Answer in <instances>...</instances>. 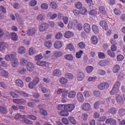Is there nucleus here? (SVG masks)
<instances>
[{"label": "nucleus", "mask_w": 125, "mask_h": 125, "mask_svg": "<svg viewBox=\"0 0 125 125\" xmlns=\"http://www.w3.org/2000/svg\"><path fill=\"white\" fill-rule=\"evenodd\" d=\"M75 107V104H65L64 105V110L67 112H70L73 110Z\"/></svg>", "instance_id": "f257e3e1"}, {"label": "nucleus", "mask_w": 125, "mask_h": 125, "mask_svg": "<svg viewBox=\"0 0 125 125\" xmlns=\"http://www.w3.org/2000/svg\"><path fill=\"white\" fill-rule=\"evenodd\" d=\"M68 90L64 89H59L57 91V93L59 94H62V96L64 98L66 97L68 93Z\"/></svg>", "instance_id": "f03ea898"}, {"label": "nucleus", "mask_w": 125, "mask_h": 125, "mask_svg": "<svg viewBox=\"0 0 125 125\" xmlns=\"http://www.w3.org/2000/svg\"><path fill=\"white\" fill-rule=\"evenodd\" d=\"M27 70L31 72L35 69V65L34 64L31 62H29L26 66Z\"/></svg>", "instance_id": "7ed1b4c3"}, {"label": "nucleus", "mask_w": 125, "mask_h": 125, "mask_svg": "<svg viewBox=\"0 0 125 125\" xmlns=\"http://www.w3.org/2000/svg\"><path fill=\"white\" fill-rule=\"evenodd\" d=\"M109 86V84L106 82H103L100 83L98 85V88L101 90L107 88Z\"/></svg>", "instance_id": "20e7f679"}, {"label": "nucleus", "mask_w": 125, "mask_h": 125, "mask_svg": "<svg viewBox=\"0 0 125 125\" xmlns=\"http://www.w3.org/2000/svg\"><path fill=\"white\" fill-rule=\"evenodd\" d=\"M48 24L46 23H43L41 24L39 27V30L41 31H45L48 28Z\"/></svg>", "instance_id": "39448f33"}, {"label": "nucleus", "mask_w": 125, "mask_h": 125, "mask_svg": "<svg viewBox=\"0 0 125 125\" xmlns=\"http://www.w3.org/2000/svg\"><path fill=\"white\" fill-rule=\"evenodd\" d=\"M13 101L18 104H24L26 102V100L23 99H14Z\"/></svg>", "instance_id": "423d86ee"}, {"label": "nucleus", "mask_w": 125, "mask_h": 125, "mask_svg": "<svg viewBox=\"0 0 125 125\" xmlns=\"http://www.w3.org/2000/svg\"><path fill=\"white\" fill-rule=\"evenodd\" d=\"M36 31L34 27H28L27 31V33L30 36H31L35 34Z\"/></svg>", "instance_id": "0eeeda50"}, {"label": "nucleus", "mask_w": 125, "mask_h": 125, "mask_svg": "<svg viewBox=\"0 0 125 125\" xmlns=\"http://www.w3.org/2000/svg\"><path fill=\"white\" fill-rule=\"evenodd\" d=\"M105 122L106 124H110L111 125H115L116 121L115 120L110 118L107 119Z\"/></svg>", "instance_id": "6e6552de"}, {"label": "nucleus", "mask_w": 125, "mask_h": 125, "mask_svg": "<svg viewBox=\"0 0 125 125\" xmlns=\"http://www.w3.org/2000/svg\"><path fill=\"white\" fill-rule=\"evenodd\" d=\"M37 65L43 67H47L48 66L49 64L47 62L43 61H39L36 62Z\"/></svg>", "instance_id": "1a4fd4ad"}, {"label": "nucleus", "mask_w": 125, "mask_h": 125, "mask_svg": "<svg viewBox=\"0 0 125 125\" xmlns=\"http://www.w3.org/2000/svg\"><path fill=\"white\" fill-rule=\"evenodd\" d=\"M100 25L105 30H108V24L106 21L103 20L101 21L100 22Z\"/></svg>", "instance_id": "9d476101"}, {"label": "nucleus", "mask_w": 125, "mask_h": 125, "mask_svg": "<svg viewBox=\"0 0 125 125\" xmlns=\"http://www.w3.org/2000/svg\"><path fill=\"white\" fill-rule=\"evenodd\" d=\"M7 43L5 42H0V51H4L8 47Z\"/></svg>", "instance_id": "9b49d317"}, {"label": "nucleus", "mask_w": 125, "mask_h": 125, "mask_svg": "<svg viewBox=\"0 0 125 125\" xmlns=\"http://www.w3.org/2000/svg\"><path fill=\"white\" fill-rule=\"evenodd\" d=\"M116 99L118 103L123 104L124 103V100L122 97L119 94H116Z\"/></svg>", "instance_id": "f8f14e48"}, {"label": "nucleus", "mask_w": 125, "mask_h": 125, "mask_svg": "<svg viewBox=\"0 0 125 125\" xmlns=\"http://www.w3.org/2000/svg\"><path fill=\"white\" fill-rule=\"evenodd\" d=\"M77 23V21L74 20L72 21H70L68 25V28L69 29H71L73 27H74L76 24Z\"/></svg>", "instance_id": "ddd939ff"}, {"label": "nucleus", "mask_w": 125, "mask_h": 125, "mask_svg": "<svg viewBox=\"0 0 125 125\" xmlns=\"http://www.w3.org/2000/svg\"><path fill=\"white\" fill-rule=\"evenodd\" d=\"M77 100L79 102H83L84 98L81 93H78L77 94Z\"/></svg>", "instance_id": "4468645a"}, {"label": "nucleus", "mask_w": 125, "mask_h": 125, "mask_svg": "<svg viewBox=\"0 0 125 125\" xmlns=\"http://www.w3.org/2000/svg\"><path fill=\"white\" fill-rule=\"evenodd\" d=\"M62 42L59 41H56L54 44V46L56 49L60 48L62 47Z\"/></svg>", "instance_id": "2eb2a0df"}, {"label": "nucleus", "mask_w": 125, "mask_h": 125, "mask_svg": "<svg viewBox=\"0 0 125 125\" xmlns=\"http://www.w3.org/2000/svg\"><path fill=\"white\" fill-rule=\"evenodd\" d=\"M52 74L54 76L58 77L61 76L62 74L61 71L58 69L54 70L52 72Z\"/></svg>", "instance_id": "dca6fc26"}, {"label": "nucleus", "mask_w": 125, "mask_h": 125, "mask_svg": "<svg viewBox=\"0 0 125 125\" xmlns=\"http://www.w3.org/2000/svg\"><path fill=\"white\" fill-rule=\"evenodd\" d=\"M99 11L100 13L102 15H105L107 12L104 7L103 6H99L98 8Z\"/></svg>", "instance_id": "f3484780"}, {"label": "nucleus", "mask_w": 125, "mask_h": 125, "mask_svg": "<svg viewBox=\"0 0 125 125\" xmlns=\"http://www.w3.org/2000/svg\"><path fill=\"white\" fill-rule=\"evenodd\" d=\"M109 62V61L107 60H102L98 62V65L102 67L106 66Z\"/></svg>", "instance_id": "a211bd4d"}, {"label": "nucleus", "mask_w": 125, "mask_h": 125, "mask_svg": "<svg viewBox=\"0 0 125 125\" xmlns=\"http://www.w3.org/2000/svg\"><path fill=\"white\" fill-rule=\"evenodd\" d=\"M29 62L24 58H21L20 59V63L23 66H25Z\"/></svg>", "instance_id": "6ab92c4d"}, {"label": "nucleus", "mask_w": 125, "mask_h": 125, "mask_svg": "<svg viewBox=\"0 0 125 125\" xmlns=\"http://www.w3.org/2000/svg\"><path fill=\"white\" fill-rule=\"evenodd\" d=\"M77 80L79 81H82L84 77V74L83 72L80 71L78 73Z\"/></svg>", "instance_id": "aec40b11"}, {"label": "nucleus", "mask_w": 125, "mask_h": 125, "mask_svg": "<svg viewBox=\"0 0 125 125\" xmlns=\"http://www.w3.org/2000/svg\"><path fill=\"white\" fill-rule=\"evenodd\" d=\"M84 30L86 32L88 33L90 30V25L87 23H86L84 24L83 26Z\"/></svg>", "instance_id": "412c9836"}, {"label": "nucleus", "mask_w": 125, "mask_h": 125, "mask_svg": "<svg viewBox=\"0 0 125 125\" xmlns=\"http://www.w3.org/2000/svg\"><path fill=\"white\" fill-rule=\"evenodd\" d=\"M73 35V33L72 32L70 31H66L64 34V36L66 38H69L72 37Z\"/></svg>", "instance_id": "4be33fe9"}, {"label": "nucleus", "mask_w": 125, "mask_h": 125, "mask_svg": "<svg viewBox=\"0 0 125 125\" xmlns=\"http://www.w3.org/2000/svg\"><path fill=\"white\" fill-rule=\"evenodd\" d=\"M82 109L85 111L89 110L90 108V105L88 103H85L83 104L82 106Z\"/></svg>", "instance_id": "5701e85b"}, {"label": "nucleus", "mask_w": 125, "mask_h": 125, "mask_svg": "<svg viewBox=\"0 0 125 125\" xmlns=\"http://www.w3.org/2000/svg\"><path fill=\"white\" fill-rule=\"evenodd\" d=\"M119 89L113 87L111 90L109 92L112 95L116 94L119 92Z\"/></svg>", "instance_id": "b1692460"}, {"label": "nucleus", "mask_w": 125, "mask_h": 125, "mask_svg": "<svg viewBox=\"0 0 125 125\" xmlns=\"http://www.w3.org/2000/svg\"><path fill=\"white\" fill-rule=\"evenodd\" d=\"M91 41L92 43L94 44H96L98 42V39L97 37L94 35L91 37Z\"/></svg>", "instance_id": "393cba45"}, {"label": "nucleus", "mask_w": 125, "mask_h": 125, "mask_svg": "<svg viewBox=\"0 0 125 125\" xmlns=\"http://www.w3.org/2000/svg\"><path fill=\"white\" fill-rule=\"evenodd\" d=\"M14 56L12 54H10L6 56L5 59L7 61H9L13 60Z\"/></svg>", "instance_id": "a878e982"}, {"label": "nucleus", "mask_w": 125, "mask_h": 125, "mask_svg": "<svg viewBox=\"0 0 125 125\" xmlns=\"http://www.w3.org/2000/svg\"><path fill=\"white\" fill-rule=\"evenodd\" d=\"M11 37V39L13 41H17L18 38L17 34L15 32H12L10 33Z\"/></svg>", "instance_id": "bb28decb"}, {"label": "nucleus", "mask_w": 125, "mask_h": 125, "mask_svg": "<svg viewBox=\"0 0 125 125\" xmlns=\"http://www.w3.org/2000/svg\"><path fill=\"white\" fill-rule=\"evenodd\" d=\"M118 114L120 116H123L125 115V109L123 108H121L119 109Z\"/></svg>", "instance_id": "cd10ccee"}, {"label": "nucleus", "mask_w": 125, "mask_h": 125, "mask_svg": "<svg viewBox=\"0 0 125 125\" xmlns=\"http://www.w3.org/2000/svg\"><path fill=\"white\" fill-rule=\"evenodd\" d=\"M18 71L20 74H24L26 72V70L25 68L21 67L19 68Z\"/></svg>", "instance_id": "c85d7f7f"}, {"label": "nucleus", "mask_w": 125, "mask_h": 125, "mask_svg": "<svg viewBox=\"0 0 125 125\" xmlns=\"http://www.w3.org/2000/svg\"><path fill=\"white\" fill-rule=\"evenodd\" d=\"M47 15L48 17H50L51 19L52 20L55 19L57 16V15L56 13H54L52 15V13L51 12H48Z\"/></svg>", "instance_id": "c756f323"}, {"label": "nucleus", "mask_w": 125, "mask_h": 125, "mask_svg": "<svg viewBox=\"0 0 125 125\" xmlns=\"http://www.w3.org/2000/svg\"><path fill=\"white\" fill-rule=\"evenodd\" d=\"M45 16L43 14H40L38 15L36 17L37 20L39 21H41L44 20Z\"/></svg>", "instance_id": "7c9ffc66"}, {"label": "nucleus", "mask_w": 125, "mask_h": 125, "mask_svg": "<svg viewBox=\"0 0 125 125\" xmlns=\"http://www.w3.org/2000/svg\"><path fill=\"white\" fill-rule=\"evenodd\" d=\"M114 52L110 49H109L107 51V53L110 57L114 58L115 57V53Z\"/></svg>", "instance_id": "2f4dec72"}, {"label": "nucleus", "mask_w": 125, "mask_h": 125, "mask_svg": "<svg viewBox=\"0 0 125 125\" xmlns=\"http://www.w3.org/2000/svg\"><path fill=\"white\" fill-rule=\"evenodd\" d=\"M16 93L20 95H21L25 97H28L29 96L27 94L21 90L17 91Z\"/></svg>", "instance_id": "473e14b6"}, {"label": "nucleus", "mask_w": 125, "mask_h": 125, "mask_svg": "<svg viewBox=\"0 0 125 125\" xmlns=\"http://www.w3.org/2000/svg\"><path fill=\"white\" fill-rule=\"evenodd\" d=\"M19 64L18 60L16 58L12 60L11 62L12 65L14 67H17Z\"/></svg>", "instance_id": "72a5a7b5"}, {"label": "nucleus", "mask_w": 125, "mask_h": 125, "mask_svg": "<svg viewBox=\"0 0 125 125\" xmlns=\"http://www.w3.org/2000/svg\"><path fill=\"white\" fill-rule=\"evenodd\" d=\"M92 30L95 34H97L99 32V29L98 27L95 25H93L92 27Z\"/></svg>", "instance_id": "f704fd0d"}, {"label": "nucleus", "mask_w": 125, "mask_h": 125, "mask_svg": "<svg viewBox=\"0 0 125 125\" xmlns=\"http://www.w3.org/2000/svg\"><path fill=\"white\" fill-rule=\"evenodd\" d=\"M76 92L74 91H70L68 93V96L70 98H73L76 95Z\"/></svg>", "instance_id": "c9c22d12"}, {"label": "nucleus", "mask_w": 125, "mask_h": 125, "mask_svg": "<svg viewBox=\"0 0 125 125\" xmlns=\"http://www.w3.org/2000/svg\"><path fill=\"white\" fill-rule=\"evenodd\" d=\"M16 83L19 86L21 87H22L24 86L23 82L20 80L17 79L16 80Z\"/></svg>", "instance_id": "e433bc0d"}, {"label": "nucleus", "mask_w": 125, "mask_h": 125, "mask_svg": "<svg viewBox=\"0 0 125 125\" xmlns=\"http://www.w3.org/2000/svg\"><path fill=\"white\" fill-rule=\"evenodd\" d=\"M59 114L61 116H67L68 115L69 113L67 111L62 110L59 113Z\"/></svg>", "instance_id": "4c0bfd02"}, {"label": "nucleus", "mask_w": 125, "mask_h": 125, "mask_svg": "<svg viewBox=\"0 0 125 125\" xmlns=\"http://www.w3.org/2000/svg\"><path fill=\"white\" fill-rule=\"evenodd\" d=\"M89 13L91 15L95 16L97 14V11L96 9H94L89 11Z\"/></svg>", "instance_id": "58836bf2"}, {"label": "nucleus", "mask_w": 125, "mask_h": 125, "mask_svg": "<svg viewBox=\"0 0 125 125\" xmlns=\"http://www.w3.org/2000/svg\"><path fill=\"white\" fill-rule=\"evenodd\" d=\"M26 50L25 48L22 46H21L18 49V53L23 54L25 52Z\"/></svg>", "instance_id": "ea45409f"}, {"label": "nucleus", "mask_w": 125, "mask_h": 125, "mask_svg": "<svg viewBox=\"0 0 125 125\" xmlns=\"http://www.w3.org/2000/svg\"><path fill=\"white\" fill-rule=\"evenodd\" d=\"M120 69V67L118 64L115 65L114 67L113 71L114 73L118 72Z\"/></svg>", "instance_id": "a19ab883"}, {"label": "nucleus", "mask_w": 125, "mask_h": 125, "mask_svg": "<svg viewBox=\"0 0 125 125\" xmlns=\"http://www.w3.org/2000/svg\"><path fill=\"white\" fill-rule=\"evenodd\" d=\"M67 79L64 77H61L59 80L60 82L63 84H66L67 83Z\"/></svg>", "instance_id": "79ce46f5"}, {"label": "nucleus", "mask_w": 125, "mask_h": 125, "mask_svg": "<svg viewBox=\"0 0 125 125\" xmlns=\"http://www.w3.org/2000/svg\"><path fill=\"white\" fill-rule=\"evenodd\" d=\"M7 112V110L5 108L2 106H0V112L3 114H6Z\"/></svg>", "instance_id": "37998d69"}, {"label": "nucleus", "mask_w": 125, "mask_h": 125, "mask_svg": "<svg viewBox=\"0 0 125 125\" xmlns=\"http://www.w3.org/2000/svg\"><path fill=\"white\" fill-rule=\"evenodd\" d=\"M68 119L72 124L74 125L76 124V122L74 117L72 116H69L68 117Z\"/></svg>", "instance_id": "c03bdc74"}, {"label": "nucleus", "mask_w": 125, "mask_h": 125, "mask_svg": "<svg viewBox=\"0 0 125 125\" xmlns=\"http://www.w3.org/2000/svg\"><path fill=\"white\" fill-rule=\"evenodd\" d=\"M86 70L88 73H90L94 70V67L92 66H88L86 67Z\"/></svg>", "instance_id": "a18cd8bd"}, {"label": "nucleus", "mask_w": 125, "mask_h": 125, "mask_svg": "<svg viewBox=\"0 0 125 125\" xmlns=\"http://www.w3.org/2000/svg\"><path fill=\"white\" fill-rule=\"evenodd\" d=\"M66 49H69L71 51H75L74 47L72 44H69L66 47Z\"/></svg>", "instance_id": "49530a36"}, {"label": "nucleus", "mask_w": 125, "mask_h": 125, "mask_svg": "<svg viewBox=\"0 0 125 125\" xmlns=\"http://www.w3.org/2000/svg\"><path fill=\"white\" fill-rule=\"evenodd\" d=\"M93 94L95 96L97 97H100L102 95L100 91L98 90H95L93 92Z\"/></svg>", "instance_id": "de8ad7c7"}, {"label": "nucleus", "mask_w": 125, "mask_h": 125, "mask_svg": "<svg viewBox=\"0 0 125 125\" xmlns=\"http://www.w3.org/2000/svg\"><path fill=\"white\" fill-rule=\"evenodd\" d=\"M64 58L66 60L71 61L73 59V56L71 54H66L64 56Z\"/></svg>", "instance_id": "09e8293b"}, {"label": "nucleus", "mask_w": 125, "mask_h": 125, "mask_svg": "<svg viewBox=\"0 0 125 125\" xmlns=\"http://www.w3.org/2000/svg\"><path fill=\"white\" fill-rule=\"evenodd\" d=\"M50 6L53 9H55L58 7L56 3L54 1L51 2L50 3Z\"/></svg>", "instance_id": "8fccbe9b"}, {"label": "nucleus", "mask_w": 125, "mask_h": 125, "mask_svg": "<svg viewBox=\"0 0 125 125\" xmlns=\"http://www.w3.org/2000/svg\"><path fill=\"white\" fill-rule=\"evenodd\" d=\"M52 44V43L51 41L50 40L46 41L44 43L45 46L49 48L51 47Z\"/></svg>", "instance_id": "3c124183"}, {"label": "nucleus", "mask_w": 125, "mask_h": 125, "mask_svg": "<svg viewBox=\"0 0 125 125\" xmlns=\"http://www.w3.org/2000/svg\"><path fill=\"white\" fill-rule=\"evenodd\" d=\"M35 60L36 61H40L43 58V56L41 53L36 55L34 57Z\"/></svg>", "instance_id": "603ef678"}, {"label": "nucleus", "mask_w": 125, "mask_h": 125, "mask_svg": "<svg viewBox=\"0 0 125 125\" xmlns=\"http://www.w3.org/2000/svg\"><path fill=\"white\" fill-rule=\"evenodd\" d=\"M55 56L56 57H59L61 56L63 54L62 52L60 51L55 52L54 53Z\"/></svg>", "instance_id": "864d4df0"}, {"label": "nucleus", "mask_w": 125, "mask_h": 125, "mask_svg": "<svg viewBox=\"0 0 125 125\" xmlns=\"http://www.w3.org/2000/svg\"><path fill=\"white\" fill-rule=\"evenodd\" d=\"M116 112V110L115 108L114 107L111 108L109 109L108 111V112L112 114H115Z\"/></svg>", "instance_id": "5fc2aeb1"}, {"label": "nucleus", "mask_w": 125, "mask_h": 125, "mask_svg": "<svg viewBox=\"0 0 125 125\" xmlns=\"http://www.w3.org/2000/svg\"><path fill=\"white\" fill-rule=\"evenodd\" d=\"M65 104H59L57 106V109L59 110L62 111L64 109V106Z\"/></svg>", "instance_id": "6e6d98bb"}, {"label": "nucleus", "mask_w": 125, "mask_h": 125, "mask_svg": "<svg viewBox=\"0 0 125 125\" xmlns=\"http://www.w3.org/2000/svg\"><path fill=\"white\" fill-rule=\"evenodd\" d=\"M62 34L60 32L58 33L55 35V38L57 39H60L62 37Z\"/></svg>", "instance_id": "4d7b16f0"}, {"label": "nucleus", "mask_w": 125, "mask_h": 125, "mask_svg": "<svg viewBox=\"0 0 125 125\" xmlns=\"http://www.w3.org/2000/svg\"><path fill=\"white\" fill-rule=\"evenodd\" d=\"M114 11L115 14L117 16L120 15L121 13L120 11L117 8H115L114 10Z\"/></svg>", "instance_id": "13d9d810"}, {"label": "nucleus", "mask_w": 125, "mask_h": 125, "mask_svg": "<svg viewBox=\"0 0 125 125\" xmlns=\"http://www.w3.org/2000/svg\"><path fill=\"white\" fill-rule=\"evenodd\" d=\"M75 6L76 8L78 9H80L82 7V5L81 2H78L75 3Z\"/></svg>", "instance_id": "bf43d9fd"}, {"label": "nucleus", "mask_w": 125, "mask_h": 125, "mask_svg": "<svg viewBox=\"0 0 125 125\" xmlns=\"http://www.w3.org/2000/svg\"><path fill=\"white\" fill-rule=\"evenodd\" d=\"M83 53L82 51L80 50L77 52L76 54V56L77 58H80L81 57Z\"/></svg>", "instance_id": "052dcab7"}, {"label": "nucleus", "mask_w": 125, "mask_h": 125, "mask_svg": "<svg viewBox=\"0 0 125 125\" xmlns=\"http://www.w3.org/2000/svg\"><path fill=\"white\" fill-rule=\"evenodd\" d=\"M124 58V56L121 54L118 55L117 57V60L118 61H120L123 60Z\"/></svg>", "instance_id": "680f3d73"}, {"label": "nucleus", "mask_w": 125, "mask_h": 125, "mask_svg": "<svg viewBox=\"0 0 125 125\" xmlns=\"http://www.w3.org/2000/svg\"><path fill=\"white\" fill-rule=\"evenodd\" d=\"M78 46L81 48L83 49L85 47V44L84 42H82L78 44Z\"/></svg>", "instance_id": "e2e57ef3"}, {"label": "nucleus", "mask_w": 125, "mask_h": 125, "mask_svg": "<svg viewBox=\"0 0 125 125\" xmlns=\"http://www.w3.org/2000/svg\"><path fill=\"white\" fill-rule=\"evenodd\" d=\"M42 9L44 10H47L48 8V5L46 3H43L41 5Z\"/></svg>", "instance_id": "0e129e2a"}, {"label": "nucleus", "mask_w": 125, "mask_h": 125, "mask_svg": "<svg viewBox=\"0 0 125 125\" xmlns=\"http://www.w3.org/2000/svg\"><path fill=\"white\" fill-rule=\"evenodd\" d=\"M86 12H87V10L85 8L83 7L80 10V12L83 15H85V13Z\"/></svg>", "instance_id": "69168bd1"}, {"label": "nucleus", "mask_w": 125, "mask_h": 125, "mask_svg": "<svg viewBox=\"0 0 125 125\" xmlns=\"http://www.w3.org/2000/svg\"><path fill=\"white\" fill-rule=\"evenodd\" d=\"M120 85V83L119 81H117L115 84L114 85L113 87L119 89Z\"/></svg>", "instance_id": "338daca9"}, {"label": "nucleus", "mask_w": 125, "mask_h": 125, "mask_svg": "<svg viewBox=\"0 0 125 125\" xmlns=\"http://www.w3.org/2000/svg\"><path fill=\"white\" fill-rule=\"evenodd\" d=\"M98 56L99 57L100 59H104L105 57L104 54L102 52H99L98 53Z\"/></svg>", "instance_id": "774afa93"}]
</instances>
